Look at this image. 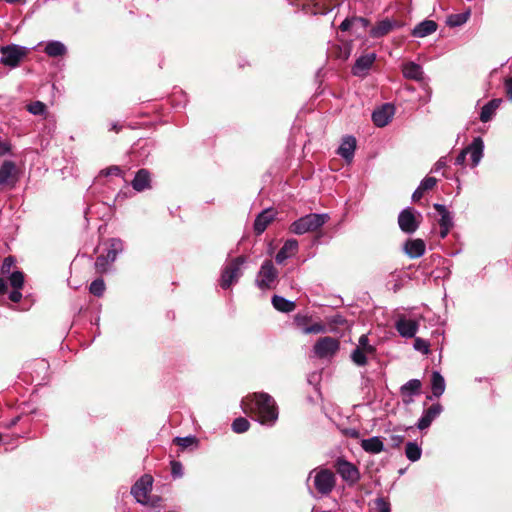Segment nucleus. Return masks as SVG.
<instances>
[{
	"label": "nucleus",
	"mask_w": 512,
	"mask_h": 512,
	"mask_svg": "<svg viewBox=\"0 0 512 512\" xmlns=\"http://www.w3.org/2000/svg\"><path fill=\"white\" fill-rule=\"evenodd\" d=\"M243 411L262 425L272 426L278 419L275 400L267 393H253L242 401Z\"/></svg>",
	"instance_id": "f257e3e1"
},
{
	"label": "nucleus",
	"mask_w": 512,
	"mask_h": 512,
	"mask_svg": "<svg viewBox=\"0 0 512 512\" xmlns=\"http://www.w3.org/2000/svg\"><path fill=\"white\" fill-rule=\"evenodd\" d=\"M328 219V214L311 213L294 221L291 225V231L298 235L312 232L323 226Z\"/></svg>",
	"instance_id": "f03ea898"
},
{
	"label": "nucleus",
	"mask_w": 512,
	"mask_h": 512,
	"mask_svg": "<svg viewBox=\"0 0 512 512\" xmlns=\"http://www.w3.org/2000/svg\"><path fill=\"white\" fill-rule=\"evenodd\" d=\"M246 262L244 256H238L230 260L224 267L221 274L222 286L229 287L236 284L237 280L242 275V267Z\"/></svg>",
	"instance_id": "7ed1b4c3"
},
{
	"label": "nucleus",
	"mask_w": 512,
	"mask_h": 512,
	"mask_svg": "<svg viewBox=\"0 0 512 512\" xmlns=\"http://www.w3.org/2000/svg\"><path fill=\"white\" fill-rule=\"evenodd\" d=\"M333 468L341 478L350 485L355 484L360 479V471L358 467L342 457L335 460Z\"/></svg>",
	"instance_id": "20e7f679"
},
{
	"label": "nucleus",
	"mask_w": 512,
	"mask_h": 512,
	"mask_svg": "<svg viewBox=\"0 0 512 512\" xmlns=\"http://www.w3.org/2000/svg\"><path fill=\"white\" fill-rule=\"evenodd\" d=\"M0 51L2 54L0 59L1 64L11 68L17 67L27 53L25 47L18 45L3 46Z\"/></svg>",
	"instance_id": "39448f33"
},
{
	"label": "nucleus",
	"mask_w": 512,
	"mask_h": 512,
	"mask_svg": "<svg viewBox=\"0 0 512 512\" xmlns=\"http://www.w3.org/2000/svg\"><path fill=\"white\" fill-rule=\"evenodd\" d=\"M335 484V475L329 469H321L314 477L315 488L322 495L329 494L334 489Z\"/></svg>",
	"instance_id": "423d86ee"
},
{
	"label": "nucleus",
	"mask_w": 512,
	"mask_h": 512,
	"mask_svg": "<svg viewBox=\"0 0 512 512\" xmlns=\"http://www.w3.org/2000/svg\"><path fill=\"white\" fill-rule=\"evenodd\" d=\"M340 348V343L336 338L325 336L317 340L314 345V352L319 358L333 356Z\"/></svg>",
	"instance_id": "0eeeda50"
},
{
	"label": "nucleus",
	"mask_w": 512,
	"mask_h": 512,
	"mask_svg": "<svg viewBox=\"0 0 512 512\" xmlns=\"http://www.w3.org/2000/svg\"><path fill=\"white\" fill-rule=\"evenodd\" d=\"M294 323L297 328L301 329L303 333L305 334H319V333H325L326 327L320 322L317 323H311V317L308 315L303 314H296L294 316Z\"/></svg>",
	"instance_id": "6e6552de"
},
{
	"label": "nucleus",
	"mask_w": 512,
	"mask_h": 512,
	"mask_svg": "<svg viewBox=\"0 0 512 512\" xmlns=\"http://www.w3.org/2000/svg\"><path fill=\"white\" fill-rule=\"evenodd\" d=\"M153 478L151 475L145 474L131 488V494L137 502L145 501L152 489Z\"/></svg>",
	"instance_id": "1a4fd4ad"
},
{
	"label": "nucleus",
	"mask_w": 512,
	"mask_h": 512,
	"mask_svg": "<svg viewBox=\"0 0 512 512\" xmlns=\"http://www.w3.org/2000/svg\"><path fill=\"white\" fill-rule=\"evenodd\" d=\"M398 224L400 229L408 234L414 233L419 227V222L416 220L415 213L411 208H406L400 212Z\"/></svg>",
	"instance_id": "9d476101"
},
{
	"label": "nucleus",
	"mask_w": 512,
	"mask_h": 512,
	"mask_svg": "<svg viewBox=\"0 0 512 512\" xmlns=\"http://www.w3.org/2000/svg\"><path fill=\"white\" fill-rule=\"evenodd\" d=\"M375 60H376L375 53H368V54L360 56L356 60L354 66L352 68L353 75L358 76V77L366 76L368 71L370 70L371 66L375 62Z\"/></svg>",
	"instance_id": "9b49d317"
},
{
	"label": "nucleus",
	"mask_w": 512,
	"mask_h": 512,
	"mask_svg": "<svg viewBox=\"0 0 512 512\" xmlns=\"http://www.w3.org/2000/svg\"><path fill=\"white\" fill-rule=\"evenodd\" d=\"M277 277V270L271 261H265L258 273L257 282L260 286L269 287Z\"/></svg>",
	"instance_id": "f8f14e48"
},
{
	"label": "nucleus",
	"mask_w": 512,
	"mask_h": 512,
	"mask_svg": "<svg viewBox=\"0 0 512 512\" xmlns=\"http://www.w3.org/2000/svg\"><path fill=\"white\" fill-rule=\"evenodd\" d=\"M394 115V107L390 104H385L372 113V120L378 127L386 126Z\"/></svg>",
	"instance_id": "ddd939ff"
},
{
	"label": "nucleus",
	"mask_w": 512,
	"mask_h": 512,
	"mask_svg": "<svg viewBox=\"0 0 512 512\" xmlns=\"http://www.w3.org/2000/svg\"><path fill=\"white\" fill-rule=\"evenodd\" d=\"M464 149L466 154L470 156L471 166L476 167L483 157V140L480 137L474 138L472 143Z\"/></svg>",
	"instance_id": "4468645a"
},
{
	"label": "nucleus",
	"mask_w": 512,
	"mask_h": 512,
	"mask_svg": "<svg viewBox=\"0 0 512 512\" xmlns=\"http://www.w3.org/2000/svg\"><path fill=\"white\" fill-rule=\"evenodd\" d=\"M443 407L440 403H435L431 405L428 409H426L422 415V417L419 419L417 423V427L420 430H424L428 428L433 420L440 415L442 412Z\"/></svg>",
	"instance_id": "2eb2a0df"
},
{
	"label": "nucleus",
	"mask_w": 512,
	"mask_h": 512,
	"mask_svg": "<svg viewBox=\"0 0 512 512\" xmlns=\"http://www.w3.org/2000/svg\"><path fill=\"white\" fill-rule=\"evenodd\" d=\"M434 208L437 210V212L441 215L440 219V237L444 239L448 233L450 232V229L453 227V220L452 216L450 215L449 211L446 209V207L442 204H434Z\"/></svg>",
	"instance_id": "dca6fc26"
},
{
	"label": "nucleus",
	"mask_w": 512,
	"mask_h": 512,
	"mask_svg": "<svg viewBox=\"0 0 512 512\" xmlns=\"http://www.w3.org/2000/svg\"><path fill=\"white\" fill-rule=\"evenodd\" d=\"M395 327L402 337L412 338L418 330V323L414 320L401 317L397 320Z\"/></svg>",
	"instance_id": "f3484780"
},
{
	"label": "nucleus",
	"mask_w": 512,
	"mask_h": 512,
	"mask_svg": "<svg viewBox=\"0 0 512 512\" xmlns=\"http://www.w3.org/2000/svg\"><path fill=\"white\" fill-rule=\"evenodd\" d=\"M426 245L422 239H409L404 244V251L410 258H419L425 253Z\"/></svg>",
	"instance_id": "a211bd4d"
},
{
	"label": "nucleus",
	"mask_w": 512,
	"mask_h": 512,
	"mask_svg": "<svg viewBox=\"0 0 512 512\" xmlns=\"http://www.w3.org/2000/svg\"><path fill=\"white\" fill-rule=\"evenodd\" d=\"M298 251V242L295 239L287 240L279 252L276 254L275 260L278 264H283L288 258L294 256Z\"/></svg>",
	"instance_id": "6ab92c4d"
},
{
	"label": "nucleus",
	"mask_w": 512,
	"mask_h": 512,
	"mask_svg": "<svg viewBox=\"0 0 512 512\" xmlns=\"http://www.w3.org/2000/svg\"><path fill=\"white\" fill-rule=\"evenodd\" d=\"M356 149V139L353 136H346L343 138L338 154L346 161L351 162Z\"/></svg>",
	"instance_id": "aec40b11"
},
{
	"label": "nucleus",
	"mask_w": 512,
	"mask_h": 512,
	"mask_svg": "<svg viewBox=\"0 0 512 512\" xmlns=\"http://www.w3.org/2000/svg\"><path fill=\"white\" fill-rule=\"evenodd\" d=\"M437 23L433 20H424L417 24L412 30V35L417 38H423L431 35L437 30Z\"/></svg>",
	"instance_id": "412c9836"
},
{
	"label": "nucleus",
	"mask_w": 512,
	"mask_h": 512,
	"mask_svg": "<svg viewBox=\"0 0 512 512\" xmlns=\"http://www.w3.org/2000/svg\"><path fill=\"white\" fill-rule=\"evenodd\" d=\"M274 212L271 209L262 211L254 222V230L257 234H261L265 231L269 223L274 219Z\"/></svg>",
	"instance_id": "4be33fe9"
},
{
	"label": "nucleus",
	"mask_w": 512,
	"mask_h": 512,
	"mask_svg": "<svg viewBox=\"0 0 512 512\" xmlns=\"http://www.w3.org/2000/svg\"><path fill=\"white\" fill-rule=\"evenodd\" d=\"M132 187L137 192L150 188V173L146 169H140L132 180Z\"/></svg>",
	"instance_id": "5701e85b"
},
{
	"label": "nucleus",
	"mask_w": 512,
	"mask_h": 512,
	"mask_svg": "<svg viewBox=\"0 0 512 512\" xmlns=\"http://www.w3.org/2000/svg\"><path fill=\"white\" fill-rule=\"evenodd\" d=\"M445 380L438 371H433L431 376L432 395L427 396L428 400H432V396L440 397L445 391Z\"/></svg>",
	"instance_id": "b1692460"
},
{
	"label": "nucleus",
	"mask_w": 512,
	"mask_h": 512,
	"mask_svg": "<svg viewBox=\"0 0 512 512\" xmlns=\"http://www.w3.org/2000/svg\"><path fill=\"white\" fill-rule=\"evenodd\" d=\"M422 383L418 379H411L407 383H405L401 388V395L404 397V403H410L412 399H405L406 396H412L415 394H419L421 391Z\"/></svg>",
	"instance_id": "393cba45"
},
{
	"label": "nucleus",
	"mask_w": 512,
	"mask_h": 512,
	"mask_svg": "<svg viewBox=\"0 0 512 512\" xmlns=\"http://www.w3.org/2000/svg\"><path fill=\"white\" fill-rule=\"evenodd\" d=\"M360 445L365 452L370 454H378L384 450V444L377 436L363 439Z\"/></svg>",
	"instance_id": "a878e982"
},
{
	"label": "nucleus",
	"mask_w": 512,
	"mask_h": 512,
	"mask_svg": "<svg viewBox=\"0 0 512 512\" xmlns=\"http://www.w3.org/2000/svg\"><path fill=\"white\" fill-rule=\"evenodd\" d=\"M402 73L405 78L416 81L423 80V70L419 64L408 62L402 66Z\"/></svg>",
	"instance_id": "bb28decb"
},
{
	"label": "nucleus",
	"mask_w": 512,
	"mask_h": 512,
	"mask_svg": "<svg viewBox=\"0 0 512 512\" xmlns=\"http://www.w3.org/2000/svg\"><path fill=\"white\" fill-rule=\"evenodd\" d=\"M16 165L12 161H4L0 167V184H8L15 178Z\"/></svg>",
	"instance_id": "cd10ccee"
},
{
	"label": "nucleus",
	"mask_w": 512,
	"mask_h": 512,
	"mask_svg": "<svg viewBox=\"0 0 512 512\" xmlns=\"http://www.w3.org/2000/svg\"><path fill=\"white\" fill-rule=\"evenodd\" d=\"M501 103L502 99H493L485 104L480 113V120L484 123L491 120Z\"/></svg>",
	"instance_id": "c85d7f7f"
},
{
	"label": "nucleus",
	"mask_w": 512,
	"mask_h": 512,
	"mask_svg": "<svg viewBox=\"0 0 512 512\" xmlns=\"http://www.w3.org/2000/svg\"><path fill=\"white\" fill-rule=\"evenodd\" d=\"M124 249V245L122 240L118 238H112L109 241V249L107 250V253L104 255V258L110 261L111 263H114L118 254L121 253Z\"/></svg>",
	"instance_id": "c756f323"
},
{
	"label": "nucleus",
	"mask_w": 512,
	"mask_h": 512,
	"mask_svg": "<svg viewBox=\"0 0 512 512\" xmlns=\"http://www.w3.org/2000/svg\"><path fill=\"white\" fill-rule=\"evenodd\" d=\"M394 26L395 22L389 19H385L380 21L376 26H374L371 29L370 34L374 38H379L388 34L394 28Z\"/></svg>",
	"instance_id": "7c9ffc66"
},
{
	"label": "nucleus",
	"mask_w": 512,
	"mask_h": 512,
	"mask_svg": "<svg viewBox=\"0 0 512 512\" xmlns=\"http://www.w3.org/2000/svg\"><path fill=\"white\" fill-rule=\"evenodd\" d=\"M272 304L274 308L280 312H291L296 307L295 302L289 301L278 295H274L272 297Z\"/></svg>",
	"instance_id": "2f4dec72"
},
{
	"label": "nucleus",
	"mask_w": 512,
	"mask_h": 512,
	"mask_svg": "<svg viewBox=\"0 0 512 512\" xmlns=\"http://www.w3.org/2000/svg\"><path fill=\"white\" fill-rule=\"evenodd\" d=\"M45 53L51 57L62 56L66 53V47L59 41H50L45 46Z\"/></svg>",
	"instance_id": "473e14b6"
},
{
	"label": "nucleus",
	"mask_w": 512,
	"mask_h": 512,
	"mask_svg": "<svg viewBox=\"0 0 512 512\" xmlns=\"http://www.w3.org/2000/svg\"><path fill=\"white\" fill-rule=\"evenodd\" d=\"M405 455L410 461L415 462L421 458L422 450L416 443L408 442L405 447Z\"/></svg>",
	"instance_id": "72a5a7b5"
},
{
	"label": "nucleus",
	"mask_w": 512,
	"mask_h": 512,
	"mask_svg": "<svg viewBox=\"0 0 512 512\" xmlns=\"http://www.w3.org/2000/svg\"><path fill=\"white\" fill-rule=\"evenodd\" d=\"M198 439L195 436H187V437H176L173 439V443L179 446L182 450L187 449L191 446L197 447Z\"/></svg>",
	"instance_id": "f704fd0d"
},
{
	"label": "nucleus",
	"mask_w": 512,
	"mask_h": 512,
	"mask_svg": "<svg viewBox=\"0 0 512 512\" xmlns=\"http://www.w3.org/2000/svg\"><path fill=\"white\" fill-rule=\"evenodd\" d=\"M112 264L113 263H111L110 261H108L107 259L104 258V255H99L96 258L94 266H95V270L97 273L103 274V273L108 272L111 269Z\"/></svg>",
	"instance_id": "c9c22d12"
},
{
	"label": "nucleus",
	"mask_w": 512,
	"mask_h": 512,
	"mask_svg": "<svg viewBox=\"0 0 512 512\" xmlns=\"http://www.w3.org/2000/svg\"><path fill=\"white\" fill-rule=\"evenodd\" d=\"M249 427L250 423L244 417H238L232 423V430L238 434L248 431Z\"/></svg>",
	"instance_id": "e433bc0d"
},
{
	"label": "nucleus",
	"mask_w": 512,
	"mask_h": 512,
	"mask_svg": "<svg viewBox=\"0 0 512 512\" xmlns=\"http://www.w3.org/2000/svg\"><path fill=\"white\" fill-rule=\"evenodd\" d=\"M367 352L362 348H355L351 354L352 361L358 366H365L367 364Z\"/></svg>",
	"instance_id": "4c0bfd02"
},
{
	"label": "nucleus",
	"mask_w": 512,
	"mask_h": 512,
	"mask_svg": "<svg viewBox=\"0 0 512 512\" xmlns=\"http://www.w3.org/2000/svg\"><path fill=\"white\" fill-rule=\"evenodd\" d=\"M6 296L14 303L19 302L22 298L20 290H0V302H2Z\"/></svg>",
	"instance_id": "58836bf2"
},
{
	"label": "nucleus",
	"mask_w": 512,
	"mask_h": 512,
	"mask_svg": "<svg viewBox=\"0 0 512 512\" xmlns=\"http://www.w3.org/2000/svg\"><path fill=\"white\" fill-rule=\"evenodd\" d=\"M27 110L33 115H44L46 113V105L41 101H35L27 105Z\"/></svg>",
	"instance_id": "ea45409f"
},
{
	"label": "nucleus",
	"mask_w": 512,
	"mask_h": 512,
	"mask_svg": "<svg viewBox=\"0 0 512 512\" xmlns=\"http://www.w3.org/2000/svg\"><path fill=\"white\" fill-rule=\"evenodd\" d=\"M12 288H22L24 284V275L20 271H14L9 277Z\"/></svg>",
	"instance_id": "a19ab883"
},
{
	"label": "nucleus",
	"mask_w": 512,
	"mask_h": 512,
	"mask_svg": "<svg viewBox=\"0 0 512 512\" xmlns=\"http://www.w3.org/2000/svg\"><path fill=\"white\" fill-rule=\"evenodd\" d=\"M356 348H362L363 351L367 352L368 354H373L376 351L375 347L369 344L367 335H361L359 338V346Z\"/></svg>",
	"instance_id": "79ce46f5"
},
{
	"label": "nucleus",
	"mask_w": 512,
	"mask_h": 512,
	"mask_svg": "<svg viewBox=\"0 0 512 512\" xmlns=\"http://www.w3.org/2000/svg\"><path fill=\"white\" fill-rule=\"evenodd\" d=\"M162 503V498L159 497V496H147V498H145V501H142L141 504H145V505H149L153 508H160L162 507L161 505Z\"/></svg>",
	"instance_id": "37998d69"
},
{
	"label": "nucleus",
	"mask_w": 512,
	"mask_h": 512,
	"mask_svg": "<svg viewBox=\"0 0 512 512\" xmlns=\"http://www.w3.org/2000/svg\"><path fill=\"white\" fill-rule=\"evenodd\" d=\"M414 348L418 351L423 352L424 354L429 353V343L422 339V338H416L414 341Z\"/></svg>",
	"instance_id": "c03bdc74"
},
{
	"label": "nucleus",
	"mask_w": 512,
	"mask_h": 512,
	"mask_svg": "<svg viewBox=\"0 0 512 512\" xmlns=\"http://www.w3.org/2000/svg\"><path fill=\"white\" fill-rule=\"evenodd\" d=\"M354 21H359V22H362L364 25H367V20L364 19V18H352V19H349V18H346L341 24H340V29L342 31H347L350 29L352 23Z\"/></svg>",
	"instance_id": "a18cd8bd"
},
{
	"label": "nucleus",
	"mask_w": 512,
	"mask_h": 512,
	"mask_svg": "<svg viewBox=\"0 0 512 512\" xmlns=\"http://www.w3.org/2000/svg\"><path fill=\"white\" fill-rule=\"evenodd\" d=\"M378 512H390V503L384 498H377L375 501Z\"/></svg>",
	"instance_id": "49530a36"
},
{
	"label": "nucleus",
	"mask_w": 512,
	"mask_h": 512,
	"mask_svg": "<svg viewBox=\"0 0 512 512\" xmlns=\"http://www.w3.org/2000/svg\"><path fill=\"white\" fill-rule=\"evenodd\" d=\"M100 174L104 175V176H110V175L120 176L122 174V170L119 166L113 165L106 169H103L100 172Z\"/></svg>",
	"instance_id": "de8ad7c7"
},
{
	"label": "nucleus",
	"mask_w": 512,
	"mask_h": 512,
	"mask_svg": "<svg viewBox=\"0 0 512 512\" xmlns=\"http://www.w3.org/2000/svg\"><path fill=\"white\" fill-rule=\"evenodd\" d=\"M171 473L175 478H179L183 475L182 464L179 461H171Z\"/></svg>",
	"instance_id": "09e8293b"
},
{
	"label": "nucleus",
	"mask_w": 512,
	"mask_h": 512,
	"mask_svg": "<svg viewBox=\"0 0 512 512\" xmlns=\"http://www.w3.org/2000/svg\"><path fill=\"white\" fill-rule=\"evenodd\" d=\"M437 183L436 178L434 177H426L424 178L421 183V189H424L425 191L432 189Z\"/></svg>",
	"instance_id": "8fccbe9b"
},
{
	"label": "nucleus",
	"mask_w": 512,
	"mask_h": 512,
	"mask_svg": "<svg viewBox=\"0 0 512 512\" xmlns=\"http://www.w3.org/2000/svg\"><path fill=\"white\" fill-rule=\"evenodd\" d=\"M466 20H467V16H465V15H454L449 18L448 23L451 26H459V25L465 23Z\"/></svg>",
	"instance_id": "3c124183"
},
{
	"label": "nucleus",
	"mask_w": 512,
	"mask_h": 512,
	"mask_svg": "<svg viewBox=\"0 0 512 512\" xmlns=\"http://www.w3.org/2000/svg\"><path fill=\"white\" fill-rule=\"evenodd\" d=\"M405 436L403 435H391L389 438L390 445L393 448H399L400 445L404 442Z\"/></svg>",
	"instance_id": "603ef678"
},
{
	"label": "nucleus",
	"mask_w": 512,
	"mask_h": 512,
	"mask_svg": "<svg viewBox=\"0 0 512 512\" xmlns=\"http://www.w3.org/2000/svg\"><path fill=\"white\" fill-rule=\"evenodd\" d=\"M14 264V261L11 257H7L5 258L4 262H3V266H2V272H8L10 270V268L13 266Z\"/></svg>",
	"instance_id": "864d4df0"
},
{
	"label": "nucleus",
	"mask_w": 512,
	"mask_h": 512,
	"mask_svg": "<svg viewBox=\"0 0 512 512\" xmlns=\"http://www.w3.org/2000/svg\"><path fill=\"white\" fill-rule=\"evenodd\" d=\"M505 90L508 98L512 100V78H508L505 81Z\"/></svg>",
	"instance_id": "5fc2aeb1"
},
{
	"label": "nucleus",
	"mask_w": 512,
	"mask_h": 512,
	"mask_svg": "<svg viewBox=\"0 0 512 512\" xmlns=\"http://www.w3.org/2000/svg\"><path fill=\"white\" fill-rule=\"evenodd\" d=\"M425 190L424 189H421V186L419 185L418 188L414 191L413 195H412V200L414 202L420 200L424 194Z\"/></svg>",
	"instance_id": "6e6d98bb"
},
{
	"label": "nucleus",
	"mask_w": 512,
	"mask_h": 512,
	"mask_svg": "<svg viewBox=\"0 0 512 512\" xmlns=\"http://www.w3.org/2000/svg\"><path fill=\"white\" fill-rule=\"evenodd\" d=\"M466 152H465V149H463L459 155L456 157L455 159V164L456 165H463L465 163V160H466Z\"/></svg>",
	"instance_id": "4d7b16f0"
},
{
	"label": "nucleus",
	"mask_w": 512,
	"mask_h": 512,
	"mask_svg": "<svg viewBox=\"0 0 512 512\" xmlns=\"http://www.w3.org/2000/svg\"><path fill=\"white\" fill-rule=\"evenodd\" d=\"M11 147L8 142H1L0 141V157L5 155L10 151Z\"/></svg>",
	"instance_id": "13d9d810"
},
{
	"label": "nucleus",
	"mask_w": 512,
	"mask_h": 512,
	"mask_svg": "<svg viewBox=\"0 0 512 512\" xmlns=\"http://www.w3.org/2000/svg\"><path fill=\"white\" fill-rule=\"evenodd\" d=\"M104 280L100 277L92 281L89 288H104Z\"/></svg>",
	"instance_id": "bf43d9fd"
},
{
	"label": "nucleus",
	"mask_w": 512,
	"mask_h": 512,
	"mask_svg": "<svg viewBox=\"0 0 512 512\" xmlns=\"http://www.w3.org/2000/svg\"><path fill=\"white\" fill-rule=\"evenodd\" d=\"M346 435L351 438L358 439L360 437V432L356 429H349L346 431Z\"/></svg>",
	"instance_id": "052dcab7"
},
{
	"label": "nucleus",
	"mask_w": 512,
	"mask_h": 512,
	"mask_svg": "<svg viewBox=\"0 0 512 512\" xmlns=\"http://www.w3.org/2000/svg\"><path fill=\"white\" fill-rule=\"evenodd\" d=\"M121 128H122V126H120L118 123H112L110 130L118 133L121 130Z\"/></svg>",
	"instance_id": "680f3d73"
},
{
	"label": "nucleus",
	"mask_w": 512,
	"mask_h": 512,
	"mask_svg": "<svg viewBox=\"0 0 512 512\" xmlns=\"http://www.w3.org/2000/svg\"><path fill=\"white\" fill-rule=\"evenodd\" d=\"M333 323L334 324H343L344 319L341 316H337L336 318H334Z\"/></svg>",
	"instance_id": "e2e57ef3"
},
{
	"label": "nucleus",
	"mask_w": 512,
	"mask_h": 512,
	"mask_svg": "<svg viewBox=\"0 0 512 512\" xmlns=\"http://www.w3.org/2000/svg\"><path fill=\"white\" fill-rule=\"evenodd\" d=\"M96 297H102L104 290H90Z\"/></svg>",
	"instance_id": "0e129e2a"
},
{
	"label": "nucleus",
	"mask_w": 512,
	"mask_h": 512,
	"mask_svg": "<svg viewBox=\"0 0 512 512\" xmlns=\"http://www.w3.org/2000/svg\"><path fill=\"white\" fill-rule=\"evenodd\" d=\"M8 3L15 4V3H24L25 0H5Z\"/></svg>",
	"instance_id": "69168bd1"
},
{
	"label": "nucleus",
	"mask_w": 512,
	"mask_h": 512,
	"mask_svg": "<svg viewBox=\"0 0 512 512\" xmlns=\"http://www.w3.org/2000/svg\"><path fill=\"white\" fill-rule=\"evenodd\" d=\"M308 2H312L314 6H320L322 0H307Z\"/></svg>",
	"instance_id": "338daca9"
},
{
	"label": "nucleus",
	"mask_w": 512,
	"mask_h": 512,
	"mask_svg": "<svg viewBox=\"0 0 512 512\" xmlns=\"http://www.w3.org/2000/svg\"><path fill=\"white\" fill-rule=\"evenodd\" d=\"M443 165H444V163H443L442 161H438V162L436 163V168H435V170H436V171H437V170H439L441 167H443Z\"/></svg>",
	"instance_id": "774afa93"
}]
</instances>
